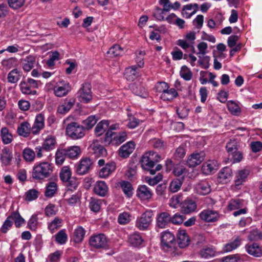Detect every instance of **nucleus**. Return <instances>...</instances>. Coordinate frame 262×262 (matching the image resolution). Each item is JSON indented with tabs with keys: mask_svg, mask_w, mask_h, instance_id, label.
<instances>
[{
	"mask_svg": "<svg viewBox=\"0 0 262 262\" xmlns=\"http://www.w3.org/2000/svg\"><path fill=\"white\" fill-rule=\"evenodd\" d=\"M64 149L66 150L67 157L70 159L77 158L81 152L80 148L78 146H71Z\"/></svg>",
	"mask_w": 262,
	"mask_h": 262,
	"instance_id": "28",
	"label": "nucleus"
},
{
	"mask_svg": "<svg viewBox=\"0 0 262 262\" xmlns=\"http://www.w3.org/2000/svg\"><path fill=\"white\" fill-rule=\"evenodd\" d=\"M239 145L236 139H231L226 146L228 155L238 149Z\"/></svg>",
	"mask_w": 262,
	"mask_h": 262,
	"instance_id": "46",
	"label": "nucleus"
},
{
	"mask_svg": "<svg viewBox=\"0 0 262 262\" xmlns=\"http://www.w3.org/2000/svg\"><path fill=\"white\" fill-rule=\"evenodd\" d=\"M120 186L123 189L124 193L130 197L133 194V188L131 183L128 181H123L121 182Z\"/></svg>",
	"mask_w": 262,
	"mask_h": 262,
	"instance_id": "48",
	"label": "nucleus"
},
{
	"mask_svg": "<svg viewBox=\"0 0 262 262\" xmlns=\"http://www.w3.org/2000/svg\"><path fill=\"white\" fill-rule=\"evenodd\" d=\"M131 89L134 94L143 98L147 96V93L145 88L140 84L134 83L132 85Z\"/></svg>",
	"mask_w": 262,
	"mask_h": 262,
	"instance_id": "30",
	"label": "nucleus"
},
{
	"mask_svg": "<svg viewBox=\"0 0 262 262\" xmlns=\"http://www.w3.org/2000/svg\"><path fill=\"white\" fill-rule=\"evenodd\" d=\"M215 250L212 247H205L200 251L202 257L207 258L214 256Z\"/></svg>",
	"mask_w": 262,
	"mask_h": 262,
	"instance_id": "49",
	"label": "nucleus"
},
{
	"mask_svg": "<svg viewBox=\"0 0 262 262\" xmlns=\"http://www.w3.org/2000/svg\"><path fill=\"white\" fill-rule=\"evenodd\" d=\"M177 242L179 247L181 248H184L188 246L189 239L185 230H179L178 231Z\"/></svg>",
	"mask_w": 262,
	"mask_h": 262,
	"instance_id": "20",
	"label": "nucleus"
},
{
	"mask_svg": "<svg viewBox=\"0 0 262 262\" xmlns=\"http://www.w3.org/2000/svg\"><path fill=\"white\" fill-rule=\"evenodd\" d=\"M116 163L114 162L107 163L99 171V176L101 178H106L112 173L116 169Z\"/></svg>",
	"mask_w": 262,
	"mask_h": 262,
	"instance_id": "23",
	"label": "nucleus"
},
{
	"mask_svg": "<svg viewBox=\"0 0 262 262\" xmlns=\"http://www.w3.org/2000/svg\"><path fill=\"white\" fill-rule=\"evenodd\" d=\"M137 64L132 66V67L126 68L124 73V76L128 81H133L135 80L139 76V69L142 68L144 66L143 59L137 57Z\"/></svg>",
	"mask_w": 262,
	"mask_h": 262,
	"instance_id": "5",
	"label": "nucleus"
},
{
	"mask_svg": "<svg viewBox=\"0 0 262 262\" xmlns=\"http://www.w3.org/2000/svg\"><path fill=\"white\" fill-rule=\"evenodd\" d=\"M216 169V162L213 161H208L204 163L202 166L203 172L208 174Z\"/></svg>",
	"mask_w": 262,
	"mask_h": 262,
	"instance_id": "42",
	"label": "nucleus"
},
{
	"mask_svg": "<svg viewBox=\"0 0 262 262\" xmlns=\"http://www.w3.org/2000/svg\"><path fill=\"white\" fill-rule=\"evenodd\" d=\"M196 208L195 202L189 199L182 201L180 204L181 211L185 214H188L195 211Z\"/></svg>",
	"mask_w": 262,
	"mask_h": 262,
	"instance_id": "13",
	"label": "nucleus"
},
{
	"mask_svg": "<svg viewBox=\"0 0 262 262\" xmlns=\"http://www.w3.org/2000/svg\"><path fill=\"white\" fill-rule=\"evenodd\" d=\"M39 192L35 189H32L26 192L25 194V200L27 201H32L36 200L38 196Z\"/></svg>",
	"mask_w": 262,
	"mask_h": 262,
	"instance_id": "57",
	"label": "nucleus"
},
{
	"mask_svg": "<svg viewBox=\"0 0 262 262\" xmlns=\"http://www.w3.org/2000/svg\"><path fill=\"white\" fill-rule=\"evenodd\" d=\"M161 160V156L156 152L149 151L145 153L140 161L142 167L147 171H149L151 174H155L157 171L161 169L162 166L161 164H158L155 169H153L156 163Z\"/></svg>",
	"mask_w": 262,
	"mask_h": 262,
	"instance_id": "1",
	"label": "nucleus"
},
{
	"mask_svg": "<svg viewBox=\"0 0 262 262\" xmlns=\"http://www.w3.org/2000/svg\"><path fill=\"white\" fill-rule=\"evenodd\" d=\"M232 174L231 169L225 167L222 169L218 174L217 180L219 183L226 184L230 181Z\"/></svg>",
	"mask_w": 262,
	"mask_h": 262,
	"instance_id": "16",
	"label": "nucleus"
},
{
	"mask_svg": "<svg viewBox=\"0 0 262 262\" xmlns=\"http://www.w3.org/2000/svg\"><path fill=\"white\" fill-rule=\"evenodd\" d=\"M123 49L119 45H115L109 49L107 53L116 57L121 55Z\"/></svg>",
	"mask_w": 262,
	"mask_h": 262,
	"instance_id": "58",
	"label": "nucleus"
},
{
	"mask_svg": "<svg viewBox=\"0 0 262 262\" xmlns=\"http://www.w3.org/2000/svg\"><path fill=\"white\" fill-rule=\"evenodd\" d=\"M248 239L251 241H256L262 239V233L257 229H253L250 231Z\"/></svg>",
	"mask_w": 262,
	"mask_h": 262,
	"instance_id": "54",
	"label": "nucleus"
},
{
	"mask_svg": "<svg viewBox=\"0 0 262 262\" xmlns=\"http://www.w3.org/2000/svg\"><path fill=\"white\" fill-rule=\"evenodd\" d=\"M57 189L56 183L53 182L49 183L46 186L45 195L46 197L50 198L53 196L56 193Z\"/></svg>",
	"mask_w": 262,
	"mask_h": 262,
	"instance_id": "38",
	"label": "nucleus"
},
{
	"mask_svg": "<svg viewBox=\"0 0 262 262\" xmlns=\"http://www.w3.org/2000/svg\"><path fill=\"white\" fill-rule=\"evenodd\" d=\"M12 159V154L10 152L9 149L7 147H5L2 150L1 159L2 163L7 166L10 164Z\"/></svg>",
	"mask_w": 262,
	"mask_h": 262,
	"instance_id": "27",
	"label": "nucleus"
},
{
	"mask_svg": "<svg viewBox=\"0 0 262 262\" xmlns=\"http://www.w3.org/2000/svg\"><path fill=\"white\" fill-rule=\"evenodd\" d=\"M171 223V216L167 212L160 213L157 218V225L160 228H164L169 223Z\"/></svg>",
	"mask_w": 262,
	"mask_h": 262,
	"instance_id": "19",
	"label": "nucleus"
},
{
	"mask_svg": "<svg viewBox=\"0 0 262 262\" xmlns=\"http://www.w3.org/2000/svg\"><path fill=\"white\" fill-rule=\"evenodd\" d=\"M67 238V235L64 230H61L55 235L56 241L60 244H64Z\"/></svg>",
	"mask_w": 262,
	"mask_h": 262,
	"instance_id": "55",
	"label": "nucleus"
},
{
	"mask_svg": "<svg viewBox=\"0 0 262 262\" xmlns=\"http://www.w3.org/2000/svg\"><path fill=\"white\" fill-rule=\"evenodd\" d=\"M94 191L97 195L104 196L108 192L107 186L104 181H98L94 187Z\"/></svg>",
	"mask_w": 262,
	"mask_h": 262,
	"instance_id": "21",
	"label": "nucleus"
},
{
	"mask_svg": "<svg viewBox=\"0 0 262 262\" xmlns=\"http://www.w3.org/2000/svg\"><path fill=\"white\" fill-rule=\"evenodd\" d=\"M199 216L201 220L206 222H214L219 220L220 215L215 211L206 209L202 211Z\"/></svg>",
	"mask_w": 262,
	"mask_h": 262,
	"instance_id": "10",
	"label": "nucleus"
},
{
	"mask_svg": "<svg viewBox=\"0 0 262 262\" xmlns=\"http://www.w3.org/2000/svg\"><path fill=\"white\" fill-rule=\"evenodd\" d=\"M241 244V241L238 238H236L233 242L228 243L225 247V251L229 252L236 249Z\"/></svg>",
	"mask_w": 262,
	"mask_h": 262,
	"instance_id": "63",
	"label": "nucleus"
},
{
	"mask_svg": "<svg viewBox=\"0 0 262 262\" xmlns=\"http://www.w3.org/2000/svg\"><path fill=\"white\" fill-rule=\"evenodd\" d=\"M12 225L13 220L12 216L10 215L6 219L1 229L2 232L3 233H7V231L12 227Z\"/></svg>",
	"mask_w": 262,
	"mask_h": 262,
	"instance_id": "60",
	"label": "nucleus"
},
{
	"mask_svg": "<svg viewBox=\"0 0 262 262\" xmlns=\"http://www.w3.org/2000/svg\"><path fill=\"white\" fill-rule=\"evenodd\" d=\"M52 171V167L50 163L42 162L34 167L32 177L36 180H43L49 177Z\"/></svg>",
	"mask_w": 262,
	"mask_h": 262,
	"instance_id": "2",
	"label": "nucleus"
},
{
	"mask_svg": "<svg viewBox=\"0 0 262 262\" xmlns=\"http://www.w3.org/2000/svg\"><path fill=\"white\" fill-rule=\"evenodd\" d=\"M249 173L250 170L247 168L238 170L236 172L234 182L236 188L243 184Z\"/></svg>",
	"mask_w": 262,
	"mask_h": 262,
	"instance_id": "17",
	"label": "nucleus"
},
{
	"mask_svg": "<svg viewBox=\"0 0 262 262\" xmlns=\"http://www.w3.org/2000/svg\"><path fill=\"white\" fill-rule=\"evenodd\" d=\"M61 221L62 220L61 219L55 218L54 220L50 224L48 228L52 233H54L56 230L61 227Z\"/></svg>",
	"mask_w": 262,
	"mask_h": 262,
	"instance_id": "61",
	"label": "nucleus"
},
{
	"mask_svg": "<svg viewBox=\"0 0 262 262\" xmlns=\"http://www.w3.org/2000/svg\"><path fill=\"white\" fill-rule=\"evenodd\" d=\"M153 213L151 210H147L144 212L136 221V226L141 230L148 228L152 222Z\"/></svg>",
	"mask_w": 262,
	"mask_h": 262,
	"instance_id": "6",
	"label": "nucleus"
},
{
	"mask_svg": "<svg viewBox=\"0 0 262 262\" xmlns=\"http://www.w3.org/2000/svg\"><path fill=\"white\" fill-rule=\"evenodd\" d=\"M135 143L133 141H129L121 146L119 150V155L120 157L126 158L134 151Z\"/></svg>",
	"mask_w": 262,
	"mask_h": 262,
	"instance_id": "18",
	"label": "nucleus"
},
{
	"mask_svg": "<svg viewBox=\"0 0 262 262\" xmlns=\"http://www.w3.org/2000/svg\"><path fill=\"white\" fill-rule=\"evenodd\" d=\"M77 94L79 101L84 103L89 102L92 99L91 84L89 83L83 84Z\"/></svg>",
	"mask_w": 262,
	"mask_h": 262,
	"instance_id": "8",
	"label": "nucleus"
},
{
	"mask_svg": "<svg viewBox=\"0 0 262 262\" xmlns=\"http://www.w3.org/2000/svg\"><path fill=\"white\" fill-rule=\"evenodd\" d=\"M30 124L27 122H23L17 128L18 134L24 137H27L30 134Z\"/></svg>",
	"mask_w": 262,
	"mask_h": 262,
	"instance_id": "32",
	"label": "nucleus"
},
{
	"mask_svg": "<svg viewBox=\"0 0 262 262\" xmlns=\"http://www.w3.org/2000/svg\"><path fill=\"white\" fill-rule=\"evenodd\" d=\"M109 122L107 120H102L95 127V133L98 136L102 135L108 128Z\"/></svg>",
	"mask_w": 262,
	"mask_h": 262,
	"instance_id": "36",
	"label": "nucleus"
},
{
	"mask_svg": "<svg viewBox=\"0 0 262 262\" xmlns=\"http://www.w3.org/2000/svg\"><path fill=\"white\" fill-rule=\"evenodd\" d=\"M174 241V236L169 231L163 232L161 235L162 248L165 251L172 249Z\"/></svg>",
	"mask_w": 262,
	"mask_h": 262,
	"instance_id": "9",
	"label": "nucleus"
},
{
	"mask_svg": "<svg viewBox=\"0 0 262 262\" xmlns=\"http://www.w3.org/2000/svg\"><path fill=\"white\" fill-rule=\"evenodd\" d=\"M129 243L133 246H138L143 242L141 236L138 234H133L129 236Z\"/></svg>",
	"mask_w": 262,
	"mask_h": 262,
	"instance_id": "51",
	"label": "nucleus"
},
{
	"mask_svg": "<svg viewBox=\"0 0 262 262\" xmlns=\"http://www.w3.org/2000/svg\"><path fill=\"white\" fill-rule=\"evenodd\" d=\"M8 2L10 7L13 9H17L24 5L25 0H8Z\"/></svg>",
	"mask_w": 262,
	"mask_h": 262,
	"instance_id": "62",
	"label": "nucleus"
},
{
	"mask_svg": "<svg viewBox=\"0 0 262 262\" xmlns=\"http://www.w3.org/2000/svg\"><path fill=\"white\" fill-rule=\"evenodd\" d=\"M227 106L228 111L233 115L238 116L241 112L239 106L234 101H228L227 103Z\"/></svg>",
	"mask_w": 262,
	"mask_h": 262,
	"instance_id": "37",
	"label": "nucleus"
},
{
	"mask_svg": "<svg viewBox=\"0 0 262 262\" xmlns=\"http://www.w3.org/2000/svg\"><path fill=\"white\" fill-rule=\"evenodd\" d=\"M137 196L142 200H147L152 196L151 191L146 186H140L137 190Z\"/></svg>",
	"mask_w": 262,
	"mask_h": 262,
	"instance_id": "22",
	"label": "nucleus"
},
{
	"mask_svg": "<svg viewBox=\"0 0 262 262\" xmlns=\"http://www.w3.org/2000/svg\"><path fill=\"white\" fill-rule=\"evenodd\" d=\"M162 85L164 90H163L164 93L161 95V98L164 101H170L178 96V93L174 89H168L169 86L167 83H162L160 85L161 86Z\"/></svg>",
	"mask_w": 262,
	"mask_h": 262,
	"instance_id": "11",
	"label": "nucleus"
},
{
	"mask_svg": "<svg viewBox=\"0 0 262 262\" xmlns=\"http://www.w3.org/2000/svg\"><path fill=\"white\" fill-rule=\"evenodd\" d=\"M97 119L95 116H89L86 119L83 121L82 123L84 129L88 130L92 128L97 123Z\"/></svg>",
	"mask_w": 262,
	"mask_h": 262,
	"instance_id": "43",
	"label": "nucleus"
},
{
	"mask_svg": "<svg viewBox=\"0 0 262 262\" xmlns=\"http://www.w3.org/2000/svg\"><path fill=\"white\" fill-rule=\"evenodd\" d=\"M18 60L15 57H11L8 59H4L2 61V65L4 68L10 69L15 67L17 65Z\"/></svg>",
	"mask_w": 262,
	"mask_h": 262,
	"instance_id": "44",
	"label": "nucleus"
},
{
	"mask_svg": "<svg viewBox=\"0 0 262 262\" xmlns=\"http://www.w3.org/2000/svg\"><path fill=\"white\" fill-rule=\"evenodd\" d=\"M195 189L197 192L201 195H206L211 191L210 185L206 181H202L198 183L195 186Z\"/></svg>",
	"mask_w": 262,
	"mask_h": 262,
	"instance_id": "25",
	"label": "nucleus"
},
{
	"mask_svg": "<svg viewBox=\"0 0 262 262\" xmlns=\"http://www.w3.org/2000/svg\"><path fill=\"white\" fill-rule=\"evenodd\" d=\"M180 74L181 77L187 81L190 80L192 76V72L186 66L182 67Z\"/></svg>",
	"mask_w": 262,
	"mask_h": 262,
	"instance_id": "53",
	"label": "nucleus"
},
{
	"mask_svg": "<svg viewBox=\"0 0 262 262\" xmlns=\"http://www.w3.org/2000/svg\"><path fill=\"white\" fill-rule=\"evenodd\" d=\"M91 247L97 249H106L109 248L108 240L103 234H98L92 236L89 239Z\"/></svg>",
	"mask_w": 262,
	"mask_h": 262,
	"instance_id": "4",
	"label": "nucleus"
},
{
	"mask_svg": "<svg viewBox=\"0 0 262 262\" xmlns=\"http://www.w3.org/2000/svg\"><path fill=\"white\" fill-rule=\"evenodd\" d=\"M90 149L95 158L106 156L107 151L104 147L98 141L93 142L90 146Z\"/></svg>",
	"mask_w": 262,
	"mask_h": 262,
	"instance_id": "14",
	"label": "nucleus"
},
{
	"mask_svg": "<svg viewBox=\"0 0 262 262\" xmlns=\"http://www.w3.org/2000/svg\"><path fill=\"white\" fill-rule=\"evenodd\" d=\"M12 216L13 221H14L15 225L17 228H19L20 226L25 224V220L20 216L18 211H13L10 214Z\"/></svg>",
	"mask_w": 262,
	"mask_h": 262,
	"instance_id": "47",
	"label": "nucleus"
},
{
	"mask_svg": "<svg viewBox=\"0 0 262 262\" xmlns=\"http://www.w3.org/2000/svg\"><path fill=\"white\" fill-rule=\"evenodd\" d=\"M66 157H67V156L66 150L64 149H58L55 155L56 164L58 165H61L64 161Z\"/></svg>",
	"mask_w": 262,
	"mask_h": 262,
	"instance_id": "45",
	"label": "nucleus"
},
{
	"mask_svg": "<svg viewBox=\"0 0 262 262\" xmlns=\"http://www.w3.org/2000/svg\"><path fill=\"white\" fill-rule=\"evenodd\" d=\"M56 140L55 138L49 137L43 142L42 148L45 150L50 151L54 148Z\"/></svg>",
	"mask_w": 262,
	"mask_h": 262,
	"instance_id": "39",
	"label": "nucleus"
},
{
	"mask_svg": "<svg viewBox=\"0 0 262 262\" xmlns=\"http://www.w3.org/2000/svg\"><path fill=\"white\" fill-rule=\"evenodd\" d=\"M71 177V171L68 166H63L60 172V178L63 182H69L71 185V181L70 180Z\"/></svg>",
	"mask_w": 262,
	"mask_h": 262,
	"instance_id": "34",
	"label": "nucleus"
},
{
	"mask_svg": "<svg viewBox=\"0 0 262 262\" xmlns=\"http://www.w3.org/2000/svg\"><path fill=\"white\" fill-rule=\"evenodd\" d=\"M126 133L124 132L117 135L113 132L108 131L105 134L104 141L108 144L114 142L115 144H120L126 140Z\"/></svg>",
	"mask_w": 262,
	"mask_h": 262,
	"instance_id": "7",
	"label": "nucleus"
},
{
	"mask_svg": "<svg viewBox=\"0 0 262 262\" xmlns=\"http://www.w3.org/2000/svg\"><path fill=\"white\" fill-rule=\"evenodd\" d=\"M44 127V117L40 114L36 116L34 124L32 127L33 134L38 133Z\"/></svg>",
	"mask_w": 262,
	"mask_h": 262,
	"instance_id": "24",
	"label": "nucleus"
},
{
	"mask_svg": "<svg viewBox=\"0 0 262 262\" xmlns=\"http://www.w3.org/2000/svg\"><path fill=\"white\" fill-rule=\"evenodd\" d=\"M204 153H193L188 158L187 165L189 167H194L200 164L204 160Z\"/></svg>",
	"mask_w": 262,
	"mask_h": 262,
	"instance_id": "15",
	"label": "nucleus"
},
{
	"mask_svg": "<svg viewBox=\"0 0 262 262\" xmlns=\"http://www.w3.org/2000/svg\"><path fill=\"white\" fill-rule=\"evenodd\" d=\"M101 202L100 200L92 198L90 202L89 207L91 210L94 212H98L101 208Z\"/></svg>",
	"mask_w": 262,
	"mask_h": 262,
	"instance_id": "52",
	"label": "nucleus"
},
{
	"mask_svg": "<svg viewBox=\"0 0 262 262\" xmlns=\"http://www.w3.org/2000/svg\"><path fill=\"white\" fill-rule=\"evenodd\" d=\"M130 220V214L126 212L120 214L118 218V221L120 224H126L129 223Z\"/></svg>",
	"mask_w": 262,
	"mask_h": 262,
	"instance_id": "64",
	"label": "nucleus"
},
{
	"mask_svg": "<svg viewBox=\"0 0 262 262\" xmlns=\"http://www.w3.org/2000/svg\"><path fill=\"white\" fill-rule=\"evenodd\" d=\"M24 61L25 62L23 64V69L25 71L29 72L34 67L35 58L32 56H29L24 59Z\"/></svg>",
	"mask_w": 262,
	"mask_h": 262,
	"instance_id": "41",
	"label": "nucleus"
},
{
	"mask_svg": "<svg viewBox=\"0 0 262 262\" xmlns=\"http://www.w3.org/2000/svg\"><path fill=\"white\" fill-rule=\"evenodd\" d=\"M1 136L3 143L5 144L10 143L13 139L12 135L6 127H4L1 128Z\"/></svg>",
	"mask_w": 262,
	"mask_h": 262,
	"instance_id": "31",
	"label": "nucleus"
},
{
	"mask_svg": "<svg viewBox=\"0 0 262 262\" xmlns=\"http://www.w3.org/2000/svg\"><path fill=\"white\" fill-rule=\"evenodd\" d=\"M23 155L24 159L27 162H32L35 157V152L29 148H26L24 149Z\"/></svg>",
	"mask_w": 262,
	"mask_h": 262,
	"instance_id": "50",
	"label": "nucleus"
},
{
	"mask_svg": "<svg viewBox=\"0 0 262 262\" xmlns=\"http://www.w3.org/2000/svg\"><path fill=\"white\" fill-rule=\"evenodd\" d=\"M92 164L90 158H84L82 159L77 165L76 172L79 175H83L86 173L90 170Z\"/></svg>",
	"mask_w": 262,
	"mask_h": 262,
	"instance_id": "12",
	"label": "nucleus"
},
{
	"mask_svg": "<svg viewBox=\"0 0 262 262\" xmlns=\"http://www.w3.org/2000/svg\"><path fill=\"white\" fill-rule=\"evenodd\" d=\"M229 159H231L232 163H236L240 162L243 158V154L241 151L237 150L236 151H234L228 155Z\"/></svg>",
	"mask_w": 262,
	"mask_h": 262,
	"instance_id": "56",
	"label": "nucleus"
},
{
	"mask_svg": "<svg viewBox=\"0 0 262 262\" xmlns=\"http://www.w3.org/2000/svg\"><path fill=\"white\" fill-rule=\"evenodd\" d=\"M66 134L72 139H78L84 136V129L78 123L72 122L67 125Z\"/></svg>",
	"mask_w": 262,
	"mask_h": 262,
	"instance_id": "3",
	"label": "nucleus"
},
{
	"mask_svg": "<svg viewBox=\"0 0 262 262\" xmlns=\"http://www.w3.org/2000/svg\"><path fill=\"white\" fill-rule=\"evenodd\" d=\"M85 230L82 227L79 226L77 228L74 232L73 239L74 242L76 243L81 242L83 240Z\"/></svg>",
	"mask_w": 262,
	"mask_h": 262,
	"instance_id": "40",
	"label": "nucleus"
},
{
	"mask_svg": "<svg viewBox=\"0 0 262 262\" xmlns=\"http://www.w3.org/2000/svg\"><path fill=\"white\" fill-rule=\"evenodd\" d=\"M184 181V177L180 178L173 179L170 184L169 189L172 192H176L179 191Z\"/></svg>",
	"mask_w": 262,
	"mask_h": 262,
	"instance_id": "33",
	"label": "nucleus"
},
{
	"mask_svg": "<svg viewBox=\"0 0 262 262\" xmlns=\"http://www.w3.org/2000/svg\"><path fill=\"white\" fill-rule=\"evenodd\" d=\"M247 251L249 254L255 257H260L262 254L261 248L256 243L247 246Z\"/></svg>",
	"mask_w": 262,
	"mask_h": 262,
	"instance_id": "29",
	"label": "nucleus"
},
{
	"mask_svg": "<svg viewBox=\"0 0 262 262\" xmlns=\"http://www.w3.org/2000/svg\"><path fill=\"white\" fill-rule=\"evenodd\" d=\"M21 72L18 71L17 69H14L11 71L8 74V81L12 83H16L19 80Z\"/></svg>",
	"mask_w": 262,
	"mask_h": 262,
	"instance_id": "35",
	"label": "nucleus"
},
{
	"mask_svg": "<svg viewBox=\"0 0 262 262\" xmlns=\"http://www.w3.org/2000/svg\"><path fill=\"white\" fill-rule=\"evenodd\" d=\"M243 206V201L239 199H233L230 201L228 207L231 210L238 209Z\"/></svg>",
	"mask_w": 262,
	"mask_h": 262,
	"instance_id": "59",
	"label": "nucleus"
},
{
	"mask_svg": "<svg viewBox=\"0 0 262 262\" xmlns=\"http://www.w3.org/2000/svg\"><path fill=\"white\" fill-rule=\"evenodd\" d=\"M70 90L69 83H67L62 86L57 85L54 89V93L57 97L66 96Z\"/></svg>",
	"mask_w": 262,
	"mask_h": 262,
	"instance_id": "26",
	"label": "nucleus"
}]
</instances>
